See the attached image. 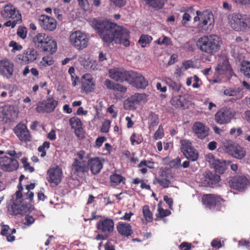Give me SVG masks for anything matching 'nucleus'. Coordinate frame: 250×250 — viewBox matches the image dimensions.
<instances>
[{
    "instance_id": "50",
    "label": "nucleus",
    "mask_w": 250,
    "mask_h": 250,
    "mask_svg": "<svg viewBox=\"0 0 250 250\" xmlns=\"http://www.w3.org/2000/svg\"><path fill=\"white\" fill-rule=\"evenodd\" d=\"M27 28L24 26H20L18 28L17 32V35L22 39L26 38L27 36Z\"/></svg>"
},
{
    "instance_id": "39",
    "label": "nucleus",
    "mask_w": 250,
    "mask_h": 250,
    "mask_svg": "<svg viewBox=\"0 0 250 250\" xmlns=\"http://www.w3.org/2000/svg\"><path fill=\"white\" fill-rule=\"evenodd\" d=\"M110 182L114 185H119L121 183H123L124 184H125V179L120 174L116 173H113L110 176Z\"/></svg>"
},
{
    "instance_id": "30",
    "label": "nucleus",
    "mask_w": 250,
    "mask_h": 250,
    "mask_svg": "<svg viewBox=\"0 0 250 250\" xmlns=\"http://www.w3.org/2000/svg\"><path fill=\"white\" fill-rule=\"evenodd\" d=\"M87 165L91 172L94 175L98 174L103 168V164L98 157L89 159L88 160Z\"/></svg>"
},
{
    "instance_id": "45",
    "label": "nucleus",
    "mask_w": 250,
    "mask_h": 250,
    "mask_svg": "<svg viewBox=\"0 0 250 250\" xmlns=\"http://www.w3.org/2000/svg\"><path fill=\"white\" fill-rule=\"evenodd\" d=\"M158 213L156 214L157 219L159 218H162L165 217L167 216L170 214L171 212L168 209H164L161 207H159L158 208Z\"/></svg>"
},
{
    "instance_id": "29",
    "label": "nucleus",
    "mask_w": 250,
    "mask_h": 250,
    "mask_svg": "<svg viewBox=\"0 0 250 250\" xmlns=\"http://www.w3.org/2000/svg\"><path fill=\"white\" fill-rule=\"evenodd\" d=\"M153 183L154 185L158 184L164 188H168L171 184L169 173L165 170L161 171L158 177L154 178Z\"/></svg>"
},
{
    "instance_id": "15",
    "label": "nucleus",
    "mask_w": 250,
    "mask_h": 250,
    "mask_svg": "<svg viewBox=\"0 0 250 250\" xmlns=\"http://www.w3.org/2000/svg\"><path fill=\"white\" fill-rule=\"evenodd\" d=\"M207 158L211 167L215 170V173L221 174L227 170V166L225 161L215 159L214 156L211 154H208Z\"/></svg>"
},
{
    "instance_id": "47",
    "label": "nucleus",
    "mask_w": 250,
    "mask_h": 250,
    "mask_svg": "<svg viewBox=\"0 0 250 250\" xmlns=\"http://www.w3.org/2000/svg\"><path fill=\"white\" fill-rule=\"evenodd\" d=\"M130 140L131 144L133 146L135 145H139L143 141V138L140 136H137L135 133H133L131 135Z\"/></svg>"
},
{
    "instance_id": "42",
    "label": "nucleus",
    "mask_w": 250,
    "mask_h": 250,
    "mask_svg": "<svg viewBox=\"0 0 250 250\" xmlns=\"http://www.w3.org/2000/svg\"><path fill=\"white\" fill-rule=\"evenodd\" d=\"M143 216L146 222H151L153 221V215L149 209L147 205H145L143 207Z\"/></svg>"
},
{
    "instance_id": "35",
    "label": "nucleus",
    "mask_w": 250,
    "mask_h": 250,
    "mask_svg": "<svg viewBox=\"0 0 250 250\" xmlns=\"http://www.w3.org/2000/svg\"><path fill=\"white\" fill-rule=\"evenodd\" d=\"M15 113L13 107L8 105L0 107V119H9Z\"/></svg>"
},
{
    "instance_id": "43",
    "label": "nucleus",
    "mask_w": 250,
    "mask_h": 250,
    "mask_svg": "<svg viewBox=\"0 0 250 250\" xmlns=\"http://www.w3.org/2000/svg\"><path fill=\"white\" fill-rule=\"evenodd\" d=\"M188 155L186 153L184 155L188 160L191 161H196L199 157L197 150L194 148L188 151Z\"/></svg>"
},
{
    "instance_id": "34",
    "label": "nucleus",
    "mask_w": 250,
    "mask_h": 250,
    "mask_svg": "<svg viewBox=\"0 0 250 250\" xmlns=\"http://www.w3.org/2000/svg\"><path fill=\"white\" fill-rule=\"evenodd\" d=\"M241 91L242 89L240 87L229 88L224 91V94L232 97V100L235 101L242 97Z\"/></svg>"
},
{
    "instance_id": "56",
    "label": "nucleus",
    "mask_w": 250,
    "mask_h": 250,
    "mask_svg": "<svg viewBox=\"0 0 250 250\" xmlns=\"http://www.w3.org/2000/svg\"><path fill=\"white\" fill-rule=\"evenodd\" d=\"M10 47H13L12 51H20L22 49V46L21 45H19L14 41H12L9 44Z\"/></svg>"
},
{
    "instance_id": "17",
    "label": "nucleus",
    "mask_w": 250,
    "mask_h": 250,
    "mask_svg": "<svg viewBox=\"0 0 250 250\" xmlns=\"http://www.w3.org/2000/svg\"><path fill=\"white\" fill-rule=\"evenodd\" d=\"M230 187L235 190H245L248 185L249 180L245 176L237 175L233 177L229 181Z\"/></svg>"
},
{
    "instance_id": "53",
    "label": "nucleus",
    "mask_w": 250,
    "mask_h": 250,
    "mask_svg": "<svg viewBox=\"0 0 250 250\" xmlns=\"http://www.w3.org/2000/svg\"><path fill=\"white\" fill-rule=\"evenodd\" d=\"M155 42L159 45L165 44L166 45H169L171 43V41L169 38L164 36L162 40L161 38H159Z\"/></svg>"
},
{
    "instance_id": "11",
    "label": "nucleus",
    "mask_w": 250,
    "mask_h": 250,
    "mask_svg": "<svg viewBox=\"0 0 250 250\" xmlns=\"http://www.w3.org/2000/svg\"><path fill=\"white\" fill-rule=\"evenodd\" d=\"M234 116V114L230 109L222 107L215 114L214 120L219 125H225L229 123Z\"/></svg>"
},
{
    "instance_id": "19",
    "label": "nucleus",
    "mask_w": 250,
    "mask_h": 250,
    "mask_svg": "<svg viewBox=\"0 0 250 250\" xmlns=\"http://www.w3.org/2000/svg\"><path fill=\"white\" fill-rule=\"evenodd\" d=\"M114 222L113 220L105 218L100 220L97 224V229L105 235H109L114 229Z\"/></svg>"
},
{
    "instance_id": "64",
    "label": "nucleus",
    "mask_w": 250,
    "mask_h": 250,
    "mask_svg": "<svg viewBox=\"0 0 250 250\" xmlns=\"http://www.w3.org/2000/svg\"><path fill=\"white\" fill-rule=\"evenodd\" d=\"M112 240L108 241L104 245L105 250H115Z\"/></svg>"
},
{
    "instance_id": "58",
    "label": "nucleus",
    "mask_w": 250,
    "mask_h": 250,
    "mask_svg": "<svg viewBox=\"0 0 250 250\" xmlns=\"http://www.w3.org/2000/svg\"><path fill=\"white\" fill-rule=\"evenodd\" d=\"M79 6L82 9L86 11L89 8V3L88 0H77Z\"/></svg>"
},
{
    "instance_id": "2",
    "label": "nucleus",
    "mask_w": 250,
    "mask_h": 250,
    "mask_svg": "<svg viewBox=\"0 0 250 250\" xmlns=\"http://www.w3.org/2000/svg\"><path fill=\"white\" fill-rule=\"evenodd\" d=\"M222 43L218 36L212 34L200 37L196 41V45L201 52L213 56L220 50Z\"/></svg>"
},
{
    "instance_id": "3",
    "label": "nucleus",
    "mask_w": 250,
    "mask_h": 250,
    "mask_svg": "<svg viewBox=\"0 0 250 250\" xmlns=\"http://www.w3.org/2000/svg\"><path fill=\"white\" fill-rule=\"evenodd\" d=\"M32 41L35 46L42 52L52 55L57 50L56 41L51 36L44 33H37L33 38Z\"/></svg>"
},
{
    "instance_id": "40",
    "label": "nucleus",
    "mask_w": 250,
    "mask_h": 250,
    "mask_svg": "<svg viewBox=\"0 0 250 250\" xmlns=\"http://www.w3.org/2000/svg\"><path fill=\"white\" fill-rule=\"evenodd\" d=\"M152 40V37L151 36L147 34H142L140 37L138 43L142 47H145L147 44L151 43Z\"/></svg>"
},
{
    "instance_id": "4",
    "label": "nucleus",
    "mask_w": 250,
    "mask_h": 250,
    "mask_svg": "<svg viewBox=\"0 0 250 250\" xmlns=\"http://www.w3.org/2000/svg\"><path fill=\"white\" fill-rule=\"evenodd\" d=\"M232 28L237 31H245L250 28V19L246 15L234 13L229 17Z\"/></svg>"
},
{
    "instance_id": "7",
    "label": "nucleus",
    "mask_w": 250,
    "mask_h": 250,
    "mask_svg": "<svg viewBox=\"0 0 250 250\" xmlns=\"http://www.w3.org/2000/svg\"><path fill=\"white\" fill-rule=\"evenodd\" d=\"M147 98V95L145 93H135L124 101V108L126 110H134L142 102H146Z\"/></svg>"
},
{
    "instance_id": "23",
    "label": "nucleus",
    "mask_w": 250,
    "mask_h": 250,
    "mask_svg": "<svg viewBox=\"0 0 250 250\" xmlns=\"http://www.w3.org/2000/svg\"><path fill=\"white\" fill-rule=\"evenodd\" d=\"M18 167L19 163L15 159L4 157L0 161V168L4 171L11 172Z\"/></svg>"
},
{
    "instance_id": "61",
    "label": "nucleus",
    "mask_w": 250,
    "mask_h": 250,
    "mask_svg": "<svg viewBox=\"0 0 250 250\" xmlns=\"http://www.w3.org/2000/svg\"><path fill=\"white\" fill-rule=\"evenodd\" d=\"M181 163V159L177 157L175 159L171 160L169 163V165L171 167H177Z\"/></svg>"
},
{
    "instance_id": "14",
    "label": "nucleus",
    "mask_w": 250,
    "mask_h": 250,
    "mask_svg": "<svg viewBox=\"0 0 250 250\" xmlns=\"http://www.w3.org/2000/svg\"><path fill=\"white\" fill-rule=\"evenodd\" d=\"M39 24L42 29L45 31H53L57 27V21L53 17L42 15L39 18Z\"/></svg>"
},
{
    "instance_id": "48",
    "label": "nucleus",
    "mask_w": 250,
    "mask_h": 250,
    "mask_svg": "<svg viewBox=\"0 0 250 250\" xmlns=\"http://www.w3.org/2000/svg\"><path fill=\"white\" fill-rule=\"evenodd\" d=\"M159 123L158 115L154 113H151L149 118V124L150 126L157 125Z\"/></svg>"
},
{
    "instance_id": "63",
    "label": "nucleus",
    "mask_w": 250,
    "mask_h": 250,
    "mask_svg": "<svg viewBox=\"0 0 250 250\" xmlns=\"http://www.w3.org/2000/svg\"><path fill=\"white\" fill-rule=\"evenodd\" d=\"M191 248V244L188 242H184L179 246V249L181 250H189Z\"/></svg>"
},
{
    "instance_id": "10",
    "label": "nucleus",
    "mask_w": 250,
    "mask_h": 250,
    "mask_svg": "<svg viewBox=\"0 0 250 250\" xmlns=\"http://www.w3.org/2000/svg\"><path fill=\"white\" fill-rule=\"evenodd\" d=\"M58 104L57 101L52 97H49L46 100L39 102L36 110L39 113H51L54 110Z\"/></svg>"
},
{
    "instance_id": "5",
    "label": "nucleus",
    "mask_w": 250,
    "mask_h": 250,
    "mask_svg": "<svg viewBox=\"0 0 250 250\" xmlns=\"http://www.w3.org/2000/svg\"><path fill=\"white\" fill-rule=\"evenodd\" d=\"M223 149L229 155L238 160L243 159L246 155L244 147L230 140L224 142Z\"/></svg>"
},
{
    "instance_id": "60",
    "label": "nucleus",
    "mask_w": 250,
    "mask_h": 250,
    "mask_svg": "<svg viewBox=\"0 0 250 250\" xmlns=\"http://www.w3.org/2000/svg\"><path fill=\"white\" fill-rule=\"evenodd\" d=\"M18 190L16 192L15 194L13 196L18 198V199H21L22 197V190L23 189L22 187L21 183L18 185Z\"/></svg>"
},
{
    "instance_id": "20",
    "label": "nucleus",
    "mask_w": 250,
    "mask_h": 250,
    "mask_svg": "<svg viewBox=\"0 0 250 250\" xmlns=\"http://www.w3.org/2000/svg\"><path fill=\"white\" fill-rule=\"evenodd\" d=\"M132 71H126L124 69L115 68L109 71L110 77L111 79L117 82H123L126 81Z\"/></svg>"
},
{
    "instance_id": "6",
    "label": "nucleus",
    "mask_w": 250,
    "mask_h": 250,
    "mask_svg": "<svg viewBox=\"0 0 250 250\" xmlns=\"http://www.w3.org/2000/svg\"><path fill=\"white\" fill-rule=\"evenodd\" d=\"M202 202L206 208L213 211L221 209L224 200L220 196L212 194H204L202 197Z\"/></svg>"
},
{
    "instance_id": "55",
    "label": "nucleus",
    "mask_w": 250,
    "mask_h": 250,
    "mask_svg": "<svg viewBox=\"0 0 250 250\" xmlns=\"http://www.w3.org/2000/svg\"><path fill=\"white\" fill-rule=\"evenodd\" d=\"M239 247H245L248 249H250V241L245 239H241L238 242Z\"/></svg>"
},
{
    "instance_id": "9",
    "label": "nucleus",
    "mask_w": 250,
    "mask_h": 250,
    "mask_svg": "<svg viewBox=\"0 0 250 250\" xmlns=\"http://www.w3.org/2000/svg\"><path fill=\"white\" fill-rule=\"evenodd\" d=\"M69 39L71 43L79 50L85 48L89 41L87 35L80 31L72 33L70 36Z\"/></svg>"
},
{
    "instance_id": "62",
    "label": "nucleus",
    "mask_w": 250,
    "mask_h": 250,
    "mask_svg": "<svg viewBox=\"0 0 250 250\" xmlns=\"http://www.w3.org/2000/svg\"><path fill=\"white\" fill-rule=\"evenodd\" d=\"M115 84V83H113V82H112L111 80H110L109 79H106L104 82V84L106 87L107 88H108V89H111L113 90L114 88Z\"/></svg>"
},
{
    "instance_id": "16",
    "label": "nucleus",
    "mask_w": 250,
    "mask_h": 250,
    "mask_svg": "<svg viewBox=\"0 0 250 250\" xmlns=\"http://www.w3.org/2000/svg\"><path fill=\"white\" fill-rule=\"evenodd\" d=\"M62 172L59 167L49 168L47 172L46 179L50 184L58 185L61 182Z\"/></svg>"
},
{
    "instance_id": "21",
    "label": "nucleus",
    "mask_w": 250,
    "mask_h": 250,
    "mask_svg": "<svg viewBox=\"0 0 250 250\" xmlns=\"http://www.w3.org/2000/svg\"><path fill=\"white\" fill-rule=\"evenodd\" d=\"M220 176L214 172L207 171L204 174L202 183L206 187L214 188L219 185Z\"/></svg>"
},
{
    "instance_id": "12",
    "label": "nucleus",
    "mask_w": 250,
    "mask_h": 250,
    "mask_svg": "<svg viewBox=\"0 0 250 250\" xmlns=\"http://www.w3.org/2000/svg\"><path fill=\"white\" fill-rule=\"evenodd\" d=\"M128 83L138 89H145L148 84V81L140 73L132 71Z\"/></svg>"
},
{
    "instance_id": "24",
    "label": "nucleus",
    "mask_w": 250,
    "mask_h": 250,
    "mask_svg": "<svg viewBox=\"0 0 250 250\" xmlns=\"http://www.w3.org/2000/svg\"><path fill=\"white\" fill-rule=\"evenodd\" d=\"M214 22L213 16L211 13L208 11H204L201 15V21L198 25V27L201 28L202 32L208 30V27L212 25Z\"/></svg>"
},
{
    "instance_id": "32",
    "label": "nucleus",
    "mask_w": 250,
    "mask_h": 250,
    "mask_svg": "<svg viewBox=\"0 0 250 250\" xmlns=\"http://www.w3.org/2000/svg\"><path fill=\"white\" fill-rule=\"evenodd\" d=\"M117 229L120 234L125 237H128L133 233L131 225L126 223L119 222L117 225Z\"/></svg>"
},
{
    "instance_id": "57",
    "label": "nucleus",
    "mask_w": 250,
    "mask_h": 250,
    "mask_svg": "<svg viewBox=\"0 0 250 250\" xmlns=\"http://www.w3.org/2000/svg\"><path fill=\"white\" fill-rule=\"evenodd\" d=\"M110 125V122L109 120L106 121L102 125L101 131L103 133H107L109 131Z\"/></svg>"
},
{
    "instance_id": "41",
    "label": "nucleus",
    "mask_w": 250,
    "mask_h": 250,
    "mask_svg": "<svg viewBox=\"0 0 250 250\" xmlns=\"http://www.w3.org/2000/svg\"><path fill=\"white\" fill-rule=\"evenodd\" d=\"M240 70L245 76L250 78V62L243 61L241 63Z\"/></svg>"
},
{
    "instance_id": "31",
    "label": "nucleus",
    "mask_w": 250,
    "mask_h": 250,
    "mask_svg": "<svg viewBox=\"0 0 250 250\" xmlns=\"http://www.w3.org/2000/svg\"><path fill=\"white\" fill-rule=\"evenodd\" d=\"M230 68L228 60L226 58L222 59L219 60V63L215 68V74L217 75L225 74Z\"/></svg>"
},
{
    "instance_id": "44",
    "label": "nucleus",
    "mask_w": 250,
    "mask_h": 250,
    "mask_svg": "<svg viewBox=\"0 0 250 250\" xmlns=\"http://www.w3.org/2000/svg\"><path fill=\"white\" fill-rule=\"evenodd\" d=\"M35 187V184L31 183L29 185H26L25 188L27 190V192L25 193L26 199H29L30 202H32L34 197V193L30 192V189H33Z\"/></svg>"
},
{
    "instance_id": "33",
    "label": "nucleus",
    "mask_w": 250,
    "mask_h": 250,
    "mask_svg": "<svg viewBox=\"0 0 250 250\" xmlns=\"http://www.w3.org/2000/svg\"><path fill=\"white\" fill-rule=\"evenodd\" d=\"M170 103L176 108L185 109L188 107V100L184 96L173 97L170 100Z\"/></svg>"
},
{
    "instance_id": "59",
    "label": "nucleus",
    "mask_w": 250,
    "mask_h": 250,
    "mask_svg": "<svg viewBox=\"0 0 250 250\" xmlns=\"http://www.w3.org/2000/svg\"><path fill=\"white\" fill-rule=\"evenodd\" d=\"M127 88L125 86L121 84L115 83L114 85V91H117L125 93L126 91Z\"/></svg>"
},
{
    "instance_id": "52",
    "label": "nucleus",
    "mask_w": 250,
    "mask_h": 250,
    "mask_svg": "<svg viewBox=\"0 0 250 250\" xmlns=\"http://www.w3.org/2000/svg\"><path fill=\"white\" fill-rule=\"evenodd\" d=\"M224 246V242H221L220 240H219L217 239H213L211 242V246L213 248L216 249H219L220 248L223 247Z\"/></svg>"
},
{
    "instance_id": "13",
    "label": "nucleus",
    "mask_w": 250,
    "mask_h": 250,
    "mask_svg": "<svg viewBox=\"0 0 250 250\" xmlns=\"http://www.w3.org/2000/svg\"><path fill=\"white\" fill-rule=\"evenodd\" d=\"M14 71V65L10 60L5 58L0 60V74L4 78H12Z\"/></svg>"
},
{
    "instance_id": "18",
    "label": "nucleus",
    "mask_w": 250,
    "mask_h": 250,
    "mask_svg": "<svg viewBox=\"0 0 250 250\" xmlns=\"http://www.w3.org/2000/svg\"><path fill=\"white\" fill-rule=\"evenodd\" d=\"M95 83L92 76L89 73L83 74L81 78V90L86 93L94 91Z\"/></svg>"
},
{
    "instance_id": "27",
    "label": "nucleus",
    "mask_w": 250,
    "mask_h": 250,
    "mask_svg": "<svg viewBox=\"0 0 250 250\" xmlns=\"http://www.w3.org/2000/svg\"><path fill=\"white\" fill-rule=\"evenodd\" d=\"M193 132L198 138L203 139L208 135L209 128L200 122H196L192 127Z\"/></svg>"
},
{
    "instance_id": "26",
    "label": "nucleus",
    "mask_w": 250,
    "mask_h": 250,
    "mask_svg": "<svg viewBox=\"0 0 250 250\" xmlns=\"http://www.w3.org/2000/svg\"><path fill=\"white\" fill-rule=\"evenodd\" d=\"M39 56V53L33 48H28L24 50L22 54L18 55V59L25 63H29L35 61Z\"/></svg>"
},
{
    "instance_id": "54",
    "label": "nucleus",
    "mask_w": 250,
    "mask_h": 250,
    "mask_svg": "<svg viewBox=\"0 0 250 250\" xmlns=\"http://www.w3.org/2000/svg\"><path fill=\"white\" fill-rule=\"evenodd\" d=\"M111 3L117 7H122L125 5L126 0H109Z\"/></svg>"
},
{
    "instance_id": "28",
    "label": "nucleus",
    "mask_w": 250,
    "mask_h": 250,
    "mask_svg": "<svg viewBox=\"0 0 250 250\" xmlns=\"http://www.w3.org/2000/svg\"><path fill=\"white\" fill-rule=\"evenodd\" d=\"M72 169L74 174L80 177L88 171V167L85 161H81L75 158L72 165Z\"/></svg>"
},
{
    "instance_id": "46",
    "label": "nucleus",
    "mask_w": 250,
    "mask_h": 250,
    "mask_svg": "<svg viewBox=\"0 0 250 250\" xmlns=\"http://www.w3.org/2000/svg\"><path fill=\"white\" fill-rule=\"evenodd\" d=\"M166 83L170 88L172 89L175 91H178L180 90V85L176 82L171 81L170 79L166 80Z\"/></svg>"
},
{
    "instance_id": "22",
    "label": "nucleus",
    "mask_w": 250,
    "mask_h": 250,
    "mask_svg": "<svg viewBox=\"0 0 250 250\" xmlns=\"http://www.w3.org/2000/svg\"><path fill=\"white\" fill-rule=\"evenodd\" d=\"M2 17L5 19H21V15L19 11L11 4L6 5L1 11Z\"/></svg>"
},
{
    "instance_id": "36",
    "label": "nucleus",
    "mask_w": 250,
    "mask_h": 250,
    "mask_svg": "<svg viewBox=\"0 0 250 250\" xmlns=\"http://www.w3.org/2000/svg\"><path fill=\"white\" fill-rule=\"evenodd\" d=\"M69 124L72 128L75 129L76 135L79 136V133L82 130V123L81 120L78 117H73L69 119Z\"/></svg>"
},
{
    "instance_id": "8",
    "label": "nucleus",
    "mask_w": 250,
    "mask_h": 250,
    "mask_svg": "<svg viewBox=\"0 0 250 250\" xmlns=\"http://www.w3.org/2000/svg\"><path fill=\"white\" fill-rule=\"evenodd\" d=\"M8 211L11 215H23L29 210L27 205L22 204L21 199H18L12 196V198L8 206Z\"/></svg>"
},
{
    "instance_id": "25",
    "label": "nucleus",
    "mask_w": 250,
    "mask_h": 250,
    "mask_svg": "<svg viewBox=\"0 0 250 250\" xmlns=\"http://www.w3.org/2000/svg\"><path fill=\"white\" fill-rule=\"evenodd\" d=\"M14 132L21 141L26 143L31 141L29 131L25 125L18 124L14 129Z\"/></svg>"
},
{
    "instance_id": "51",
    "label": "nucleus",
    "mask_w": 250,
    "mask_h": 250,
    "mask_svg": "<svg viewBox=\"0 0 250 250\" xmlns=\"http://www.w3.org/2000/svg\"><path fill=\"white\" fill-rule=\"evenodd\" d=\"M138 167H146L149 168H154V163L149 160H143L140 162Z\"/></svg>"
},
{
    "instance_id": "49",
    "label": "nucleus",
    "mask_w": 250,
    "mask_h": 250,
    "mask_svg": "<svg viewBox=\"0 0 250 250\" xmlns=\"http://www.w3.org/2000/svg\"><path fill=\"white\" fill-rule=\"evenodd\" d=\"M22 20L19 19H11V20L8 21L4 23V26L6 27H11V28H14L17 24H20Z\"/></svg>"
},
{
    "instance_id": "37",
    "label": "nucleus",
    "mask_w": 250,
    "mask_h": 250,
    "mask_svg": "<svg viewBox=\"0 0 250 250\" xmlns=\"http://www.w3.org/2000/svg\"><path fill=\"white\" fill-rule=\"evenodd\" d=\"M146 3L153 8L162 9L167 0H144Z\"/></svg>"
},
{
    "instance_id": "38",
    "label": "nucleus",
    "mask_w": 250,
    "mask_h": 250,
    "mask_svg": "<svg viewBox=\"0 0 250 250\" xmlns=\"http://www.w3.org/2000/svg\"><path fill=\"white\" fill-rule=\"evenodd\" d=\"M180 143L181 144V149L183 154L186 153L188 155V151L194 148L192 146L191 142L188 140H181Z\"/></svg>"
},
{
    "instance_id": "1",
    "label": "nucleus",
    "mask_w": 250,
    "mask_h": 250,
    "mask_svg": "<svg viewBox=\"0 0 250 250\" xmlns=\"http://www.w3.org/2000/svg\"><path fill=\"white\" fill-rule=\"evenodd\" d=\"M92 25L106 43L109 44L114 41L125 47L129 46L130 32L128 29L113 22L97 19H93Z\"/></svg>"
}]
</instances>
